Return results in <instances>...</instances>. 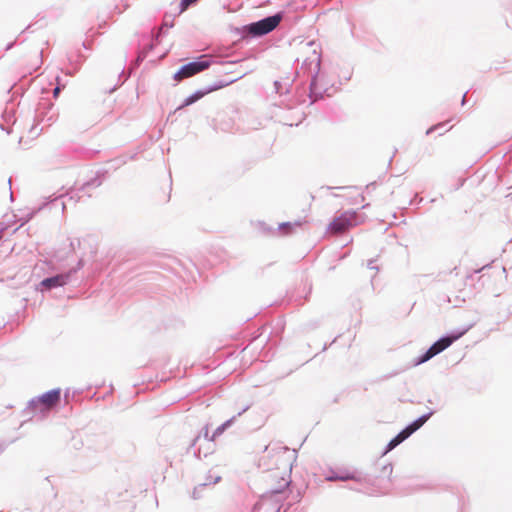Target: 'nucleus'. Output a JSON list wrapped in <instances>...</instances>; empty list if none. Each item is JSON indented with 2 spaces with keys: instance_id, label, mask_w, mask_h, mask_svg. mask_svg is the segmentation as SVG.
<instances>
[{
  "instance_id": "nucleus-1",
  "label": "nucleus",
  "mask_w": 512,
  "mask_h": 512,
  "mask_svg": "<svg viewBox=\"0 0 512 512\" xmlns=\"http://www.w3.org/2000/svg\"><path fill=\"white\" fill-rule=\"evenodd\" d=\"M296 459V452L280 444L269 445L265 448L264 455L260 458L259 466L267 470L277 469L281 471L282 478L291 470Z\"/></svg>"
},
{
  "instance_id": "nucleus-7",
  "label": "nucleus",
  "mask_w": 512,
  "mask_h": 512,
  "mask_svg": "<svg viewBox=\"0 0 512 512\" xmlns=\"http://www.w3.org/2000/svg\"><path fill=\"white\" fill-rule=\"evenodd\" d=\"M67 277L63 275H58L55 277L47 278L42 281V285L47 288L62 286L66 283Z\"/></svg>"
},
{
  "instance_id": "nucleus-15",
  "label": "nucleus",
  "mask_w": 512,
  "mask_h": 512,
  "mask_svg": "<svg viewBox=\"0 0 512 512\" xmlns=\"http://www.w3.org/2000/svg\"><path fill=\"white\" fill-rule=\"evenodd\" d=\"M198 0H182L180 3V11L179 13L184 12L188 7L194 3H196Z\"/></svg>"
},
{
  "instance_id": "nucleus-19",
  "label": "nucleus",
  "mask_w": 512,
  "mask_h": 512,
  "mask_svg": "<svg viewBox=\"0 0 512 512\" xmlns=\"http://www.w3.org/2000/svg\"><path fill=\"white\" fill-rule=\"evenodd\" d=\"M59 92H60V88H59V87H56V88L54 89V96H57V95L59 94Z\"/></svg>"
},
{
  "instance_id": "nucleus-5",
  "label": "nucleus",
  "mask_w": 512,
  "mask_h": 512,
  "mask_svg": "<svg viewBox=\"0 0 512 512\" xmlns=\"http://www.w3.org/2000/svg\"><path fill=\"white\" fill-rule=\"evenodd\" d=\"M461 334L454 335V336H448L441 338L440 340L436 341L427 351L426 353L417 361L416 364H422L435 355L439 354L440 352L444 351L446 348H448L454 341H456Z\"/></svg>"
},
{
  "instance_id": "nucleus-2",
  "label": "nucleus",
  "mask_w": 512,
  "mask_h": 512,
  "mask_svg": "<svg viewBox=\"0 0 512 512\" xmlns=\"http://www.w3.org/2000/svg\"><path fill=\"white\" fill-rule=\"evenodd\" d=\"M364 220V216L358 215L356 211H345L330 222L328 230L333 234H341L363 223Z\"/></svg>"
},
{
  "instance_id": "nucleus-14",
  "label": "nucleus",
  "mask_w": 512,
  "mask_h": 512,
  "mask_svg": "<svg viewBox=\"0 0 512 512\" xmlns=\"http://www.w3.org/2000/svg\"><path fill=\"white\" fill-rule=\"evenodd\" d=\"M306 222H307L306 220L298 221V222H295L294 225L295 226H301L303 223H306ZM292 226H293V224L287 222V223L281 224L280 225V229L285 230L284 233L287 234V233H289L292 230Z\"/></svg>"
},
{
  "instance_id": "nucleus-4",
  "label": "nucleus",
  "mask_w": 512,
  "mask_h": 512,
  "mask_svg": "<svg viewBox=\"0 0 512 512\" xmlns=\"http://www.w3.org/2000/svg\"><path fill=\"white\" fill-rule=\"evenodd\" d=\"M280 21V15H273L264 18L258 22L250 24L248 27V31L253 35L261 36L274 30L279 25Z\"/></svg>"
},
{
  "instance_id": "nucleus-9",
  "label": "nucleus",
  "mask_w": 512,
  "mask_h": 512,
  "mask_svg": "<svg viewBox=\"0 0 512 512\" xmlns=\"http://www.w3.org/2000/svg\"><path fill=\"white\" fill-rule=\"evenodd\" d=\"M412 433L406 427L402 430L396 437H394L388 444V450L394 449L397 445L403 442L406 438H408Z\"/></svg>"
},
{
  "instance_id": "nucleus-10",
  "label": "nucleus",
  "mask_w": 512,
  "mask_h": 512,
  "mask_svg": "<svg viewBox=\"0 0 512 512\" xmlns=\"http://www.w3.org/2000/svg\"><path fill=\"white\" fill-rule=\"evenodd\" d=\"M412 433L406 427L402 430L396 437H394L388 444V450L394 449L397 445L403 442L406 438H408Z\"/></svg>"
},
{
  "instance_id": "nucleus-12",
  "label": "nucleus",
  "mask_w": 512,
  "mask_h": 512,
  "mask_svg": "<svg viewBox=\"0 0 512 512\" xmlns=\"http://www.w3.org/2000/svg\"><path fill=\"white\" fill-rule=\"evenodd\" d=\"M214 89H210L208 91H197L194 94L187 97L181 107L189 106L193 104L194 102L198 101L202 97H204L207 93L213 91Z\"/></svg>"
},
{
  "instance_id": "nucleus-8",
  "label": "nucleus",
  "mask_w": 512,
  "mask_h": 512,
  "mask_svg": "<svg viewBox=\"0 0 512 512\" xmlns=\"http://www.w3.org/2000/svg\"><path fill=\"white\" fill-rule=\"evenodd\" d=\"M412 433L406 427L402 430L396 437H394L388 444V450L394 449L397 445L403 442L406 438H408Z\"/></svg>"
},
{
  "instance_id": "nucleus-18",
  "label": "nucleus",
  "mask_w": 512,
  "mask_h": 512,
  "mask_svg": "<svg viewBox=\"0 0 512 512\" xmlns=\"http://www.w3.org/2000/svg\"><path fill=\"white\" fill-rule=\"evenodd\" d=\"M230 424V421L226 422L225 424H223L221 427H219L217 430H216V433H221L228 425Z\"/></svg>"
},
{
  "instance_id": "nucleus-3",
  "label": "nucleus",
  "mask_w": 512,
  "mask_h": 512,
  "mask_svg": "<svg viewBox=\"0 0 512 512\" xmlns=\"http://www.w3.org/2000/svg\"><path fill=\"white\" fill-rule=\"evenodd\" d=\"M211 65V62L208 59L207 55H202L199 57L197 61L190 62L188 64L183 65L179 71L174 75V79L177 81H181L185 78L192 77L206 69H208Z\"/></svg>"
},
{
  "instance_id": "nucleus-13",
  "label": "nucleus",
  "mask_w": 512,
  "mask_h": 512,
  "mask_svg": "<svg viewBox=\"0 0 512 512\" xmlns=\"http://www.w3.org/2000/svg\"><path fill=\"white\" fill-rule=\"evenodd\" d=\"M427 419L428 416L420 417L419 419L415 420L412 424H410L407 428L411 433H414L427 421Z\"/></svg>"
},
{
  "instance_id": "nucleus-11",
  "label": "nucleus",
  "mask_w": 512,
  "mask_h": 512,
  "mask_svg": "<svg viewBox=\"0 0 512 512\" xmlns=\"http://www.w3.org/2000/svg\"><path fill=\"white\" fill-rule=\"evenodd\" d=\"M214 89H210L208 91H197L194 94L187 97L181 107L189 106L193 104L194 102L198 101L202 97H204L207 93L213 91Z\"/></svg>"
},
{
  "instance_id": "nucleus-6",
  "label": "nucleus",
  "mask_w": 512,
  "mask_h": 512,
  "mask_svg": "<svg viewBox=\"0 0 512 512\" xmlns=\"http://www.w3.org/2000/svg\"><path fill=\"white\" fill-rule=\"evenodd\" d=\"M60 400V390H51L39 397L38 402L46 409H50L57 405Z\"/></svg>"
},
{
  "instance_id": "nucleus-17",
  "label": "nucleus",
  "mask_w": 512,
  "mask_h": 512,
  "mask_svg": "<svg viewBox=\"0 0 512 512\" xmlns=\"http://www.w3.org/2000/svg\"><path fill=\"white\" fill-rule=\"evenodd\" d=\"M376 185L373 183V184H370V185H367L366 188H365V192L367 195H371L373 192L376 191Z\"/></svg>"
},
{
  "instance_id": "nucleus-16",
  "label": "nucleus",
  "mask_w": 512,
  "mask_h": 512,
  "mask_svg": "<svg viewBox=\"0 0 512 512\" xmlns=\"http://www.w3.org/2000/svg\"><path fill=\"white\" fill-rule=\"evenodd\" d=\"M365 201V196L363 194L357 193L355 199L351 202V204H361Z\"/></svg>"
}]
</instances>
